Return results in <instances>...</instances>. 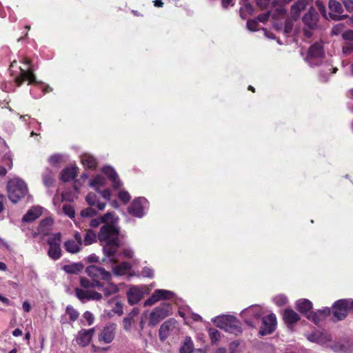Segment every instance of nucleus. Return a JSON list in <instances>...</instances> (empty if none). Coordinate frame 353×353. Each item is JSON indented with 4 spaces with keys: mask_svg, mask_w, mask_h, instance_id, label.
Returning a JSON list of instances; mask_svg holds the SVG:
<instances>
[{
    "mask_svg": "<svg viewBox=\"0 0 353 353\" xmlns=\"http://www.w3.org/2000/svg\"><path fill=\"white\" fill-rule=\"evenodd\" d=\"M119 236V230L115 225H104L101 228L97 237L103 248V263L110 262L113 264L119 260L117 250L121 245Z\"/></svg>",
    "mask_w": 353,
    "mask_h": 353,
    "instance_id": "obj_1",
    "label": "nucleus"
},
{
    "mask_svg": "<svg viewBox=\"0 0 353 353\" xmlns=\"http://www.w3.org/2000/svg\"><path fill=\"white\" fill-rule=\"evenodd\" d=\"M23 63L25 68H20V74L14 77V81L18 86H20L23 81H28L29 84H35L39 86L43 92V94L49 92L52 89L48 85H43L41 83L36 80V77L33 74L32 69L30 66V61L28 59H23Z\"/></svg>",
    "mask_w": 353,
    "mask_h": 353,
    "instance_id": "obj_2",
    "label": "nucleus"
},
{
    "mask_svg": "<svg viewBox=\"0 0 353 353\" xmlns=\"http://www.w3.org/2000/svg\"><path fill=\"white\" fill-rule=\"evenodd\" d=\"M9 199L13 203H17L28 193V187L26 183L19 178L10 180L7 185Z\"/></svg>",
    "mask_w": 353,
    "mask_h": 353,
    "instance_id": "obj_3",
    "label": "nucleus"
},
{
    "mask_svg": "<svg viewBox=\"0 0 353 353\" xmlns=\"http://www.w3.org/2000/svg\"><path fill=\"white\" fill-rule=\"evenodd\" d=\"M172 314V307L170 303H164L155 307L149 314L148 325L156 326L160 321Z\"/></svg>",
    "mask_w": 353,
    "mask_h": 353,
    "instance_id": "obj_4",
    "label": "nucleus"
},
{
    "mask_svg": "<svg viewBox=\"0 0 353 353\" xmlns=\"http://www.w3.org/2000/svg\"><path fill=\"white\" fill-rule=\"evenodd\" d=\"M61 234L55 233L48 239L49 250L48 254L49 257L54 261L58 260L61 256Z\"/></svg>",
    "mask_w": 353,
    "mask_h": 353,
    "instance_id": "obj_5",
    "label": "nucleus"
},
{
    "mask_svg": "<svg viewBox=\"0 0 353 353\" xmlns=\"http://www.w3.org/2000/svg\"><path fill=\"white\" fill-rule=\"evenodd\" d=\"M174 296L175 294L172 291L164 289H157L154 290L152 295L144 301L143 306H151L161 301L172 299Z\"/></svg>",
    "mask_w": 353,
    "mask_h": 353,
    "instance_id": "obj_6",
    "label": "nucleus"
},
{
    "mask_svg": "<svg viewBox=\"0 0 353 353\" xmlns=\"http://www.w3.org/2000/svg\"><path fill=\"white\" fill-rule=\"evenodd\" d=\"M85 272L94 281H110L112 279V274L105 268L95 265H91L86 268Z\"/></svg>",
    "mask_w": 353,
    "mask_h": 353,
    "instance_id": "obj_7",
    "label": "nucleus"
},
{
    "mask_svg": "<svg viewBox=\"0 0 353 353\" xmlns=\"http://www.w3.org/2000/svg\"><path fill=\"white\" fill-rule=\"evenodd\" d=\"M148 293L145 285H131L126 293L128 302L130 305H135Z\"/></svg>",
    "mask_w": 353,
    "mask_h": 353,
    "instance_id": "obj_8",
    "label": "nucleus"
},
{
    "mask_svg": "<svg viewBox=\"0 0 353 353\" xmlns=\"http://www.w3.org/2000/svg\"><path fill=\"white\" fill-rule=\"evenodd\" d=\"M148 205V201L145 198L139 197L133 201L128 208V212L136 217L141 218L145 214Z\"/></svg>",
    "mask_w": 353,
    "mask_h": 353,
    "instance_id": "obj_9",
    "label": "nucleus"
},
{
    "mask_svg": "<svg viewBox=\"0 0 353 353\" xmlns=\"http://www.w3.org/2000/svg\"><path fill=\"white\" fill-rule=\"evenodd\" d=\"M222 329L235 334L241 332L239 320L236 317L230 315H222Z\"/></svg>",
    "mask_w": 353,
    "mask_h": 353,
    "instance_id": "obj_10",
    "label": "nucleus"
},
{
    "mask_svg": "<svg viewBox=\"0 0 353 353\" xmlns=\"http://www.w3.org/2000/svg\"><path fill=\"white\" fill-rule=\"evenodd\" d=\"M117 325L114 323H110L103 327L99 334V341L105 344L110 343L115 337Z\"/></svg>",
    "mask_w": 353,
    "mask_h": 353,
    "instance_id": "obj_11",
    "label": "nucleus"
},
{
    "mask_svg": "<svg viewBox=\"0 0 353 353\" xmlns=\"http://www.w3.org/2000/svg\"><path fill=\"white\" fill-rule=\"evenodd\" d=\"M347 304V299H341L335 302L332 312L334 321H341L346 317L349 312Z\"/></svg>",
    "mask_w": 353,
    "mask_h": 353,
    "instance_id": "obj_12",
    "label": "nucleus"
},
{
    "mask_svg": "<svg viewBox=\"0 0 353 353\" xmlns=\"http://www.w3.org/2000/svg\"><path fill=\"white\" fill-rule=\"evenodd\" d=\"M77 297L83 303L88 301H99L102 299V294L92 290H82L77 288L75 290Z\"/></svg>",
    "mask_w": 353,
    "mask_h": 353,
    "instance_id": "obj_13",
    "label": "nucleus"
},
{
    "mask_svg": "<svg viewBox=\"0 0 353 353\" xmlns=\"http://www.w3.org/2000/svg\"><path fill=\"white\" fill-rule=\"evenodd\" d=\"M263 325L259 330L262 336L271 334L276 328V318L274 314H270L262 319Z\"/></svg>",
    "mask_w": 353,
    "mask_h": 353,
    "instance_id": "obj_14",
    "label": "nucleus"
},
{
    "mask_svg": "<svg viewBox=\"0 0 353 353\" xmlns=\"http://www.w3.org/2000/svg\"><path fill=\"white\" fill-rule=\"evenodd\" d=\"M329 17L334 21H339L343 19L345 16L341 15L343 9L342 7V5L341 3L335 1V0H330L329 1Z\"/></svg>",
    "mask_w": 353,
    "mask_h": 353,
    "instance_id": "obj_15",
    "label": "nucleus"
},
{
    "mask_svg": "<svg viewBox=\"0 0 353 353\" xmlns=\"http://www.w3.org/2000/svg\"><path fill=\"white\" fill-rule=\"evenodd\" d=\"M101 171L112 181L113 188L119 189L122 186V182L113 167L105 165L101 168Z\"/></svg>",
    "mask_w": 353,
    "mask_h": 353,
    "instance_id": "obj_16",
    "label": "nucleus"
},
{
    "mask_svg": "<svg viewBox=\"0 0 353 353\" xmlns=\"http://www.w3.org/2000/svg\"><path fill=\"white\" fill-rule=\"evenodd\" d=\"M176 323V321L174 319H170L161 324L159 330V336L161 341H165L169 336L170 332L174 331Z\"/></svg>",
    "mask_w": 353,
    "mask_h": 353,
    "instance_id": "obj_17",
    "label": "nucleus"
},
{
    "mask_svg": "<svg viewBox=\"0 0 353 353\" xmlns=\"http://www.w3.org/2000/svg\"><path fill=\"white\" fill-rule=\"evenodd\" d=\"M117 261L118 260L113 264L110 262H105V263H110L112 265V275L117 276L126 275L132 268L131 264L128 262H122L116 265Z\"/></svg>",
    "mask_w": 353,
    "mask_h": 353,
    "instance_id": "obj_18",
    "label": "nucleus"
},
{
    "mask_svg": "<svg viewBox=\"0 0 353 353\" xmlns=\"http://www.w3.org/2000/svg\"><path fill=\"white\" fill-rule=\"evenodd\" d=\"M94 332V328L80 330L76 339L77 344L82 347L87 346L92 340Z\"/></svg>",
    "mask_w": 353,
    "mask_h": 353,
    "instance_id": "obj_19",
    "label": "nucleus"
},
{
    "mask_svg": "<svg viewBox=\"0 0 353 353\" xmlns=\"http://www.w3.org/2000/svg\"><path fill=\"white\" fill-rule=\"evenodd\" d=\"M296 309L305 316L307 319H311V309L312 303L308 299H299L296 302Z\"/></svg>",
    "mask_w": 353,
    "mask_h": 353,
    "instance_id": "obj_20",
    "label": "nucleus"
},
{
    "mask_svg": "<svg viewBox=\"0 0 353 353\" xmlns=\"http://www.w3.org/2000/svg\"><path fill=\"white\" fill-rule=\"evenodd\" d=\"M283 317L288 327L291 329L300 320L299 315L292 309H285Z\"/></svg>",
    "mask_w": 353,
    "mask_h": 353,
    "instance_id": "obj_21",
    "label": "nucleus"
},
{
    "mask_svg": "<svg viewBox=\"0 0 353 353\" xmlns=\"http://www.w3.org/2000/svg\"><path fill=\"white\" fill-rule=\"evenodd\" d=\"M303 23L310 28H314L318 21V14L315 8H310L303 17Z\"/></svg>",
    "mask_w": 353,
    "mask_h": 353,
    "instance_id": "obj_22",
    "label": "nucleus"
},
{
    "mask_svg": "<svg viewBox=\"0 0 353 353\" xmlns=\"http://www.w3.org/2000/svg\"><path fill=\"white\" fill-rule=\"evenodd\" d=\"M43 208L40 206H34L30 209L23 217V221L31 222L39 218L42 214Z\"/></svg>",
    "mask_w": 353,
    "mask_h": 353,
    "instance_id": "obj_23",
    "label": "nucleus"
},
{
    "mask_svg": "<svg viewBox=\"0 0 353 353\" xmlns=\"http://www.w3.org/2000/svg\"><path fill=\"white\" fill-rule=\"evenodd\" d=\"M85 201L90 206H95L99 210H104L106 206L105 203L99 201L97 196L93 192L88 194L85 197Z\"/></svg>",
    "mask_w": 353,
    "mask_h": 353,
    "instance_id": "obj_24",
    "label": "nucleus"
},
{
    "mask_svg": "<svg viewBox=\"0 0 353 353\" xmlns=\"http://www.w3.org/2000/svg\"><path fill=\"white\" fill-rule=\"evenodd\" d=\"M312 0H298L291 8V14L294 19L299 17L301 10H304L306 5Z\"/></svg>",
    "mask_w": 353,
    "mask_h": 353,
    "instance_id": "obj_25",
    "label": "nucleus"
},
{
    "mask_svg": "<svg viewBox=\"0 0 353 353\" xmlns=\"http://www.w3.org/2000/svg\"><path fill=\"white\" fill-rule=\"evenodd\" d=\"M77 175V168L72 166L65 168L61 174V179L64 181H70Z\"/></svg>",
    "mask_w": 353,
    "mask_h": 353,
    "instance_id": "obj_26",
    "label": "nucleus"
},
{
    "mask_svg": "<svg viewBox=\"0 0 353 353\" xmlns=\"http://www.w3.org/2000/svg\"><path fill=\"white\" fill-rule=\"evenodd\" d=\"M114 305L112 307L111 312L114 314H117L121 316L123 314V304L118 298L114 297L111 299H109L107 302L108 306H111L112 304Z\"/></svg>",
    "mask_w": 353,
    "mask_h": 353,
    "instance_id": "obj_27",
    "label": "nucleus"
},
{
    "mask_svg": "<svg viewBox=\"0 0 353 353\" xmlns=\"http://www.w3.org/2000/svg\"><path fill=\"white\" fill-rule=\"evenodd\" d=\"M106 184V179L100 174H97L89 182V185L94 188L97 192H99L101 188L104 187Z\"/></svg>",
    "mask_w": 353,
    "mask_h": 353,
    "instance_id": "obj_28",
    "label": "nucleus"
},
{
    "mask_svg": "<svg viewBox=\"0 0 353 353\" xmlns=\"http://www.w3.org/2000/svg\"><path fill=\"white\" fill-rule=\"evenodd\" d=\"M81 243L73 239H68L64 243L65 250L71 254H76L80 252Z\"/></svg>",
    "mask_w": 353,
    "mask_h": 353,
    "instance_id": "obj_29",
    "label": "nucleus"
},
{
    "mask_svg": "<svg viewBox=\"0 0 353 353\" xmlns=\"http://www.w3.org/2000/svg\"><path fill=\"white\" fill-rule=\"evenodd\" d=\"M106 281L108 282L107 285H103L102 284V287H101L102 288V291L105 296H109L110 295H112V294H117V292H119V289L117 284L112 282L111 280Z\"/></svg>",
    "mask_w": 353,
    "mask_h": 353,
    "instance_id": "obj_30",
    "label": "nucleus"
},
{
    "mask_svg": "<svg viewBox=\"0 0 353 353\" xmlns=\"http://www.w3.org/2000/svg\"><path fill=\"white\" fill-rule=\"evenodd\" d=\"M83 268L81 263H74L72 264L65 265L63 270L68 274H79Z\"/></svg>",
    "mask_w": 353,
    "mask_h": 353,
    "instance_id": "obj_31",
    "label": "nucleus"
},
{
    "mask_svg": "<svg viewBox=\"0 0 353 353\" xmlns=\"http://www.w3.org/2000/svg\"><path fill=\"white\" fill-rule=\"evenodd\" d=\"M81 162L83 165L88 168H94L97 166V159L92 155L85 154L81 156Z\"/></svg>",
    "mask_w": 353,
    "mask_h": 353,
    "instance_id": "obj_32",
    "label": "nucleus"
},
{
    "mask_svg": "<svg viewBox=\"0 0 353 353\" xmlns=\"http://www.w3.org/2000/svg\"><path fill=\"white\" fill-rule=\"evenodd\" d=\"M323 54V48L321 44L312 45L308 50V58L321 57Z\"/></svg>",
    "mask_w": 353,
    "mask_h": 353,
    "instance_id": "obj_33",
    "label": "nucleus"
},
{
    "mask_svg": "<svg viewBox=\"0 0 353 353\" xmlns=\"http://www.w3.org/2000/svg\"><path fill=\"white\" fill-rule=\"evenodd\" d=\"M80 284L81 287L88 290V288H99L102 287V283L99 281H89L86 278H81L80 279Z\"/></svg>",
    "mask_w": 353,
    "mask_h": 353,
    "instance_id": "obj_34",
    "label": "nucleus"
},
{
    "mask_svg": "<svg viewBox=\"0 0 353 353\" xmlns=\"http://www.w3.org/2000/svg\"><path fill=\"white\" fill-rule=\"evenodd\" d=\"M194 350V345L190 337H185L182 346L180 348V353H192Z\"/></svg>",
    "mask_w": 353,
    "mask_h": 353,
    "instance_id": "obj_35",
    "label": "nucleus"
},
{
    "mask_svg": "<svg viewBox=\"0 0 353 353\" xmlns=\"http://www.w3.org/2000/svg\"><path fill=\"white\" fill-rule=\"evenodd\" d=\"M97 241V235L92 230H88L84 236L83 242L85 245H91Z\"/></svg>",
    "mask_w": 353,
    "mask_h": 353,
    "instance_id": "obj_36",
    "label": "nucleus"
},
{
    "mask_svg": "<svg viewBox=\"0 0 353 353\" xmlns=\"http://www.w3.org/2000/svg\"><path fill=\"white\" fill-rule=\"evenodd\" d=\"M103 222L107 223V225H114V223L117 221V216L114 212H107L101 216Z\"/></svg>",
    "mask_w": 353,
    "mask_h": 353,
    "instance_id": "obj_37",
    "label": "nucleus"
},
{
    "mask_svg": "<svg viewBox=\"0 0 353 353\" xmlns=\"http://www.w3.org/2000/svg\"><path fill=\"white\" fill-rule=\"evenodd\" d=\"M43 181L46 187H51L54 183L52 173L50 170L47 169L43 175Z\"/></svg>",
    "mask_w": 353,
    "mask_h": 353,
    "instance_id": "obj_38",
    "label": "nucleus"
},
{
    "mask_svg": "<svg viewBox=\"0 0 353 353\" xmlns=\"http://www.w3.org/2000/svg\"><path fill=\"white\" fill-rule=\"evenodd\" d=\"M62 211L64 214H65L70 219H74L75 217L76 212L74 210V208L71 204L63 205L62 208Z\"/></svg>",
    "mask_w": 353,
    "mask_h": 353,
    "instance_id": "obj_39",
    "label": "nucleus"
},
{
    "mask_svg": "<svg viewBox=\"0 0 353 353\" xmlns=\"http://www.w3.org/2000/svg\"><path fill=\"white\" fill-rule=\"evenodd\" d=\"M134 323V319L125 316L122 321L123 330L127 332H130L132 330Z\"/></svg>",
    "mask_w": 353,
    "mask_h": 353,
    "instance_id": "obj_40",
    "label": "nucleus"
},
{
    "mask_svg": "<svg viewBox=\"0 0 353 353\" xmlns=\"http://www.w3.org/2000/svg\"><path fill=\"white\" fill-rule=\"evenodd\" d=\"M208 332L212 343H216L219 341L221 334L218 330L210 327Z\"/></svg>",
    "mask_w": 353,
    "mask_h": 353,
    "instance_id": "obj_41",
    "label": "nucleus"
},
{
    "mask_svg": "<svg viewBox=\"0 0 353 353\" xmlns=\"http://www.w3.org/2000/svg\"><path fill=\"white\" fill-rule=\"evenodd\" d=\"M66 314L72 321H76L79 315V312L70 305L66 307Z\"/></svg>",
    "mask_w": 353,
    "mask_h": 353,
    "instance_id": "obj_42",
    "label": "nucleus"
},
{
    "mask_svg": "<svg viewBox=\"0 0 353 353\" xmlns=\"http://www.w3.org/2000/svg\"><path fill=\"white\" fill-rule=\"evenodd\" d=\"M75 193L72 192H64L61 194L62 201L72 202L77 199Z\"/></svg>",
    "mask_w": 353,
    "mask_h": 353,
    "instance_id": "obj_43",
    "label": "nucleus"
},
{
    "mask_svg": "<svg viewBox=\"0 0 353 353\" xmlns=\"http://www.w3.org/2000/svg\"><path fill=\"white\" fill-rule=\"evenodd\" d=\"M97 214V211L92 208H87L85 209H83L81 212V216L85 218L92 217L95 216Z\"/></svg>",
    "mask_w": 353,
    "mask_h": 353,
    "instance_id": "obj_44",
    "label": "nucleus"
},
{
    "mask_svg": "<svg viewBox=\"0 0 353 353\" xmlns=\"http://www.w3.org/2000/svg\"><path fill=\"white\" fill-rule=\"evenodd\" d=\"M118 197L124 203H127L128 202H129L131 199V196H130L129 192L124 190H120L119 192Z\"/></svg>",
    "mask_w": 353,
    "mask_h": 353,
    "instance_id": "obj_45",
    "label": "nucleus"
},
{
    "mask_svg": "<svg viewBox=\"0 0 353 353\" xmlns=\"http://www.w3.org/2000/svg\"><path fill=\"white\" fill-rule=\"evenodd\" d=\"M244 313L253 314L256 319H259L261 315V307L259 306H254L248 308Z\"/></svg>",
    "mask_w": 353,
    "mask_h": 353,
    "instance_id": "obj_46",
    "label": "nucleus"
},
{
    "mask_svg": "<svg viewBox=\"0 0 353 353\" xmlns=\"http://www.w3.org/2000/svg\"><path fill=\"white\" fill-rule=\"evenodd\" d=\"M274 301L277 305L281 306L287 303L288 299L284 295H278L274 298Z\"/></svg>",
    "mask_w": 353,
    "mask_h": 353,
    "instance_id": "obj_47",
    "label": "nucleus"
},
{
    "mask_svg": "<svg viewBox=\"0 0 353 353\" xmlns=\"http://www.w3.org/2000/svg\"><path fill=\"white\" fill-rule=\"evenodd\" d=\"M316 6L318 8L319 11L321 12V14L323 15V17L325 19H327L326 8L323 3L320 1H316Z\"/></svg>",
    "mask_w": 353,
    "mask_h": 353,
    "instance_id": "obj_48",
    "label": "nucleus"
},
{
    "mask_svg": "<svg viewBox=\"0 0 353 353\" xmlns=\"http://www.w3.org/2000/svg\"><path fill=\"white\" fill-rule=\"evenodd\" d=\"M141 275L143 277L153 278L154 271L149 267H144L141 271Z\"/></svg>",
    "mask_w": 353,
    "mask_h": 353,
    "instance_id": "obj_49",
    "label": "nucleus"
},
{
    "mask_svg": "<svg viewBox=\"0 0 353 353\" xmlns=\"http://www.w3.org/2000/svg\"><path fill=\"white\" fill-rule=\"evenodd\" d=\"M324 319L319 315L318 312H311V320L313 321L315 324H318L319 322L323 321Z\"/></svg>",
    "mask_w": 353,
    "mask_h": 353,
    "instance_id": "obj_50",
    "label": "nucleus"
},
{
    "mask_svg": "<svg viewBox=\"0 0 353 353\" xmlns=\"http://www.w3.org/2000/svg\"><path fill=\"white\" fill-rule=\"evenodd\" d=\"M353 52V43H347L343 46V52L345 54H350Z\"/></svg>",
    "mask_w": 353,
    "mask_h": 353,
    "instance_id": "obj_51",
    "label": "nucleus"
},
{
    "mask_svg": "<svg viewBox=\"0 0 353 353\" xmlns=\"http://www.w3.org/2000/svg\"><path fill=\"white\" fill-rule=\"evenodd\" d=\"M104 223L103 222V220L102 219L101 216L100 217H97V218H95V219H92L91 221H90V225L92 228H97L98 227L101 223Z\"/></svg>",
    "mask_w": 353,
    "mask_h": 353,
    "instance_id": "obj_52",
    "label": "nucleus"
},
{
    "mask_svg": "<svg viewBox=\"0 0 353 353\" xmlns=\"http://www.w3.org/2000/svg\"><path fill=\"white\" fill-rule=\"evenodd\" d=\"M98 192L100 193V194L101 195V196L103 199H105L108 201H109L111 198V192L108 188H105L103 190H99V192Z\"/></svg>",
    "mask_w": 353,
    "mask_h": 353,
    "instance_id": "obj_53",
    "label": "nucleus"
},
{
    "mask_svg": "<svg viewBox=\"0 0 353 353\" xmlns=\"http://www.w3.org/2000/svg\"><path fill=\"white\" fill-rule=\"evenodd\" d=\"M134 254L133 250L130 248H126L123 251V254L125 258L132 259Z\"/></svg>",
    "mask_w": 353,
    "mask_h": 353,
    "instance_id": "obj_54",
    "label": "nucleus"
},
{
    "mask_svg": "<svg viewBox=\"0 0 353 353\" xmlns=\"http://www.w3.org/2000/svg\"><path fill=\"white\" fill-rule=\"evenodd\" d=\"M258 23L254 20H248L247 21V27L252 31H256L257 30Z\"/></svg>",
    "mask_w": 353,
    "mask_h": 353,
    "instance_id": "obj_55",
    "label": "nucleus"
},
{
    "mask_svg": "<svg viewBox=\"0 0 353 353\" xmlns=\"http://www.w3.org/2000/svg\"><path fill=\"white\" fill-rule=\"evenodd\" d=\"M346 10L353 12V0H341Z\"/></svg>",
    "mask_w": 353,
    "mask_h": 353,
    "instance_id": "obj_56",
    "label": "nucleus"
},
{
    "mask_svg": "<svg viewBox=\"0 0 353 353\" xmlns=\"http://www.w3.org/2000/svg\"><path fill=\"white\" fill-rule=\"evenodd\" d=\"M61 159V155L59 154H53L52 155L48 161L50 162V163L52 164V165H55L57 163H58Z\"/></svg>",
    "mask_w": 353,
    "mask_h": 353,
    "instance_id": "obj_57",
    "label": "nucleus"
},
{
    "mask_svg": "<svg viewBox=\"0 0 353 353\" xmlns=\"http://www.w3.org/2000/svg\"><path fill=\"white\" fill-rule=\"evenodd\" d=\"M343 39L347 41H353V30H350L344 32L342 34Z\"/></svg>",
    "mask_w": 353,
    "mask_h": 353,
    "instance_id": "obj_58",
    "label": "nucleus"
},
{
    "mask_svg": "<svg viewBox=\"0 0 353 353\" xmlns=\"http://www.w3.org/2000/svg\"><path fill=\"white\" fill-rule=\"evenodd\" d=\"M83 316L87 320L88 325H92L93 323L94 318L90 312L86 311L83 314Z\"/></svg>",
    "mask_w": 353,
    "mask_h": 353,
    "instance_id": "obj_59",
    "label": "nucleus"
},
{
    "mask_svg": "<svg viewBox=\"0 0 353 353\" xmlns=\"http://www.w3.org/2000/svg\"><path fill=\"white\" fill-rule=\"evenodd\" d=\"M321 316H322L323 319H325L326 316L330 315L331 311L329 307H325L322 310H319L317 312Z\"/></svg>",
    "mask_w": 353,
    "mask_h": 353,
    "instance_id": "obj_60",
    "label": "nucleus"
},
{
    "mask_svg": "<svg viewBox=\"0 0 353 353\" xmlns=\"http://www.w3.org/2000/svg\"><path fill=\"white\" fill-rule=\"evenodd\" d=\"M139 314V310L138 307H134L132 310L128 313L126 316L134 319V318Z\"/></svg>",
    "mask_w": 353,
    "mask_h": 353,
    "instance_id": "obj_61",
    "label": "nucleus"
},
{
    "mask_svg": "<svg viewBox=\"0 0 353 353\" xmlns=\"http://www.w3.org/2000/svg\"><path fill=\"white\" fill-rule=\"evenodd\" d=\"M239 343L237 341H233L230 345V353H235L237 348L239 347Z\"/></svg>",
    "mask_w": 353,
    "mask_h": 353,
    "instance_id": "obj_62",
    "label": "nucleus"
},
{
    "mask_svg": "<svg viewBox=\"0 0 353 353\" xmlns=\"http://www.w3.org/2000/svg\"><path fill=\"white\" fill-rule=\"evenodd\" d=\"M0 248L6 249L7 250H11L10 246L8 244V243L3 239L0 237Z\"/></svg>",
    "mask_w": 353,
    "mask_h": 353,
    "instance_id": "obj_63",
    "label": "nucleus"
},
{
    "mask_svg": "<svg viewBox=\"0 0 353 353\" xmlns=\"http://www.w3.org/2000/svg\"><path fill=\"white\" fill-rule=\"evenodd\" d=\"M270 0H256L257 5L261 8H265L269 3Z\"/></svg>",
    "mask_w": 353,
    "mask_h": 353,
    "instance_id": "obj_64",
    "label": "nucleus"
}]
</instances>
